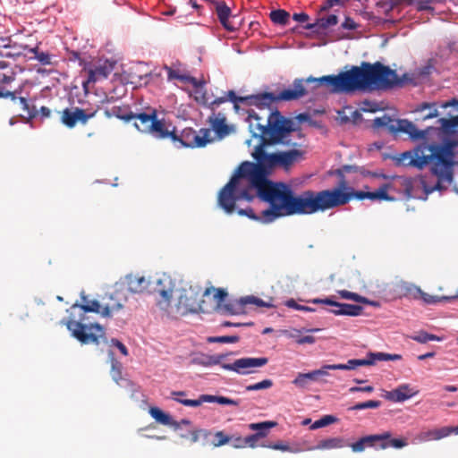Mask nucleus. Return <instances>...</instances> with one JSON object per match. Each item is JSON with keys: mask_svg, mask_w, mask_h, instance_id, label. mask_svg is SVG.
<instances>
[{"mask_svg": "<svg viewBox=\"0 0 458 458\" xmlns=\"http://www.w3.org/2000/svg\"><path fill=\"white\" fill-rule=\"evenodd\" d=\"M267 177L261 174L236 171L219 191V206L231 214L234 211L237 201H251L258 197L269 204V208L262 211L263 223H271L282 216L323 212V208L333 200L329 193L320 191L308 190L295 195L290 185L272 182Z\"/></svg>", "mask_w": 458, "mask_h": 458, "instance_id": "1", "label": "nucleus"}, {"mask_svg": "<svg viewBox=\"0 0 458 458\" xmlns=\"http://www.w3.org/2000/svg\"><path fill=\"white\" fill-rule=\"evenodd\" d=\"M411 80L407 73L400 79L394 70L380 62H362L360 66L353 65L350 70L337 75H325L320 78L310 76L304 80V83H313V88L323 86L335 94H352L356 91L386 90L402 86L404 81Z\"/></svg>", "mask_w": 458, "mask_h": 458, "instance_id": "2", "label": "nucleus"}, {"mask_svg": "<svg viewBox=\"0 0 458 458\" xmlns=\"http://www.w3.org/2000/svg\"><path fill=\"white\" fill-rule=\"evenodd\" d=\"M411 151H406L401 154L399 162L406 166H413L422 169L426 165H430L432 174L437 177V183L431 189L425 191L428 193L440 189L442 182H450L453 179V167L454 165V155L458 147V140L454 139L445 140L441 144L436 142L429 143L428 136Z\"/></svg>", "mask_w": 458, "mask_h": 458, "instance_id": "3", "label": "nucleus"}, {"mask_svg": "<svg viewBox=\"0 0 458 458\" xmlns=\"http://www.w3.org/2000/svg\"><path fill=\"white\" fill-rule=\"evenodd\" d=\"M248 120L250 126L256 121V126L259 131V144L263 145V149L269 145H289L297 140L303 138L301 131L295 123L281 114L278 110L270 111L266 123L254 110H248Z\"/></svg>", "mask_w": 458, "mask_h": 458, "instance_id": "4", "label": "nucleus"}, {"mask_svg": "<svg viewBox=\"0 0 458 458\" xmlns=\"http://www.w3.org/2000/svg\"><path fill=\"white\" fill-rule=\"evenodd\" d=\"M292 148L285 151H277L268 154L263 149V145L255 147L252 157L256 163L245 161L242 162L236 171L239 173L261 174L268 176L275 168H282L289 171L295 164L305 158L306 151L302 148V144L299 141H293V144L284 145Z\"/></svg>", "mask_w": 458, "mask_h": 458, "instance_id": "5", "label": "nucleus"}, {"mask_svg": "<svg viewBox=\"0 0 458 458\" xmlns=\"http://www.w3.org/2000/svg\"><path fill=\"white\" fill-rule=\"evenodd\" d=\"M392 188L390 183H383L377 191H354L352 188L347 186V182L343 179L339 182V185L333 189H327L320 191L323 193H329L332 196L333 200L329 202V205L323 208V212L333 209L335 208L344 206L350 202V200L353 198L358 199H369L371 200H388L392 201L394 198L390 197L387 193L388 190Z\"/></svg>", "mask_w": 458, "mask_h": 458, "instance_id": "6", "label": "nucleus"}, {"mask_svg": "<svg viewBox=\"0 0 458 458\" xmlns=\"http://www.w3.org/2000/svg\"><path fill=\"white\" fill-rule=\"evenodd\" d=\"M308 94V90L304 85L303 79H295L293 82L292 89H285L279 94L272 92H264L256 95L245 96L241 100L245 101L244 105L254 106L260 110L269 108L271 106L279 101H293L298 100Z\"/></svg>", "mask_w": 458, "mask_h": 458, "instance_id": "7", "label": "nucleus"}, {"mask_svg": "<svg viewBox=\"0 0 458 458\" xmlns=\"http://www.w3.org/2000/svg\"><path fill=\"white\" fill-rule=\"evenodd\" d=\"M372 127L374 129L384 128L388 132L393 134L399 132L405 133L413 141L425 140L427 135H429L431 132H436L439 130L438 128L435 127H428L425 130H420L412 122L407 119H392L386 114L375 118L373 120Z\"/></svg>", "mask_w": 458, "mask_h": 458, "instance_id": "8", "label": "nucleus"}, {"mask_svg": "<svg viewBox=\"0 0 458 458\" xmlns=\"http://www.w3.org/2000/svg\"><path fill=\"white\" fill-rule=\"evenodd\" d=\"M66 327L72 332V336L84 344L89 343L98 344L99 338L105 335V329L98 323L87 326L81 321L69 320Z\"/></svg>", "mask_w": 458, "mask_h": 458, "instance_id": "9", "label": "nucleus"}, {"mask_svg": "<svg viewBox=\"0 0 458 458\" xmlns=\"http://www.w3.org/2000/svg\"><path fill=\"white\" fill-rule=\"evenodd\" d=\"M172 289L159 291V299L157 300V304L158 308L164 310L169 317L177 318L184 316L194 310L186 303L187 297L185 295H181L178 303L175 305H172Z\"/></svg>", "mask_w": 458, "mask_h": 458, "instance_id": "10", "label": "nucleus"}, {"mask_svg": "<svg viewBox=\"0 0 458 458\" xmlns=\"http://www.w3.org/2000/svg\"><path fill=\"white\" fill-rule=\"evenodd\" d=\"M210 129L202 128L197 132L192 128H185L177 134L176 141L185 148H203L212 142Z\"/></svg>", "mask_w": 458, "mask_h": 458, "instance_id": "11", "label": "nucleus"}, {"mask_svg": "<svg viewBox=\"0 0 458 458\" xmlns=\"http://www.w3.org/2000/svg\"><path fill=\"white\" fill-rule=\"evenodd\" d=\"M98 110L89 112L78 106L66 107L58 112L61 123L69 129L74 128L77 123L87 124L89 119L95 117Z\"/></svg>", "mask_w": 458, "mask_h": 458, "instance_id": "12", "label": "nucleus"}, {"mask_svg": "<svg viewBox=\"0 0 458 458\" xmlns=\"http://www.w3.org/2000/svg\"><path fill=\"white\" fill-rule=\"evenodd\" d=\"M268 362L266 357L259 358H241L235 360L233 363H225L221 367L229 371L236 372L240 375H248L255 372V368L265 366Z\"/></svg>", "mask_w": 458, "mask_h": 458, "instance_id": "13", "label": "nucleus"}, {"mask_svg": "<svg viewBox=\"0 0 458 458\" xmlns=\"http://www.w3.org/2000/svg\"><path fill=\"white\" fill-rule=\"evenodd\" d=\"M114 64L113 62L106 59H99L95 63L85 64L83 70L88 73V79L83 82V87L87 88L89 83L106 79L114 70Z\"/></svg>", "mask_w": 458, "mask_h": 458, "instance_id": "14", "label": "nucleus"}, {"mask_svg": "<svg viewBox=\"0 0 458 458\" xmlns=\"http://www.w3.org/2000/svg\"><path fill=\"white\" fill-rule=\"evenodd\" d=\"M15 80V72L4 62H0V98H10L13 101L17 99L18 91L11 89V85Z\"/></svg>", "mask_w": 458, "mask_h": 458, "instance_id": "15", "label": "nucleus"}, {"mask_svg": "<svg viewBox=\"0 0 458 458\" xmlns=\"http://www.w3.org/2000/svg\"><path fill=\"white\" fill-rule=\"evenodd\" d=\"M314 304H327L335 307V310H330V312L336 316H359L361 314L363 308L360 305L341 303L334 301L332 298L327 297L325 299L316 298L310 301Z\"/></svg>", "mask_w": 458, "mask_h": 458, "instance_id": "16", "label": "nucleus"}, {"mask_svg": "<svg viewBox=\"0 0 458 458\" xmlns=\"http://www.w3.org/2000/svg\"><path fill=\"white\" fill-rule=\"evenodd\" d=\"M176 402L189 407H198L203 403H217L222 405H235L239 404L237 400L230 399L225 396H216L211 394H201L196 400H180L176 399Z\"/></svg>", "mask_w": 458, "mask_h": 458, "instance_id": "17", "label": "nucleus"}, {"mask_svg": "<svg viewBox=\"0 0 458 458\" xmlns=\"http://www.w3.org/2000/svg\"><path fill=\"white\" fill-rule=\"evenodd\" d=\"M275 421H263L259 423L249 424L250 430H255L257 433L250 435L245 437L246 446L255 448L259 438L267 437L268 430L276 426Z\"/></svg>", "mask_w": 458, "mask_h": 458, "instance_id": "18", "label": "nucleus"}, {"mask_svg": "<svg viewBox=\"0 0 458 458\" xmlns=\"http://www.w3.org/2000/svg\"><path fill=\"white\" fill-rule=\"evenodd\" d=\"M375 437V448L387 449L393 447L395 449H401L408 445V442L404 438H392V433L390 431H385L382 434L370 435Z\"/></svg>", "mask_w": 458, "mask_h": 458, "instance_id": "19", "label": "nucleus"}, {"mask_svg": "<svg viewBox=\"0 0 458 458\" xmlns=\"http://www.w3.org/2000/svg\"><path fill=\"white\" fill-rule=\"evenodd\" d=\"M442 108L452 107L454 112L458 113V100L452 99L441 104ZM448 118L443 117L438 119L437 123L440 124V129L445 132H450L458 127V114H448Z\"/></svg>", "mask_w": 458, "mask_h": 458, "instance_id": "20", "label": "nucleus"}, {"mask_svg": "<svg viewBox=\"0 0 458 458\" xmlns=\"http://www.w3.org/2000/svg\"><path fill=\"white\" fill-rule=\"evenodd\" d=\"M148 134H151L157 139H167L170 138L174 142H176L177 132L174 128L172 131L165 127V122L162 119H157V115L154 119V122L150 127Z\"/></svg>", "mask_w": 458, "mask_h": 458, "instance_id": "21", "label": "nucleus"}, {"mask_svg": "<svg viewBox=\"0 0 458 458\" xmlns=\"http://www.w3.org/2000/svg\"><path fill=\"white\" fill-rule=\"evenodd\" d=\"M128 290L133 293H142L146 292L150 284L148 278L140 275H128L125 278Z\"/></svg>", "mask_w": 458, "mask_h": 458, "instance_id": "22", "label": "nucleus"}, {"mask_svg": "<svg viewBox=\"0 0 458 458\" xmlns=\"http://www.w3.org/2000/svg\"><path fill=\"white\" fill-rule=\"evenodd\" d=\"M157 116L156 109H152L150 113L134 114V127L140 132L148 133L150 127Z\"/></svg>", "mask_w": 458, "mask_h": 458, "instance_id": "23", "label": "nucleus"}, {"mask_svg": "<svg viewBox=\"0 0 458 458\" xmlns=\"http://www.w3.org/2000/svg\"><path fill=\"white\" fill-rule=\"evenodd\" d=\"M414 394L409 385L403 384L392 391H386L384 396L388 401L401 403L410 399Z\"/></svg>", "mask_w": 458, "mask_h": 458, "instance_id": "24", "label": "nucleus"}, {"mask_svg": "<svg viewBox=\"0 0 458 458\" xmlns=\"http://www.w3.org/2000/svg\"><path fill=\"white\" fill-rule=\"evenodd\" d=\"M104 114L106 118L116 117L124 122H130L134 118V113L128 106H116L111 108L106 107Z\"/></svg>", "mask_w": 458, "mask_h": 458, "instance_id": "25", "label": "nucleus"}, {"mask_svg": "<svg viewBox=\"0 0 458 458\" xmlns=\"http://www.w3.org/2000/svg\"><path fill=\"white\" fill-rule=\"evenodd\" d=\"M338 23V17L335 14H330L327 17H321L316 20L313 23H307L304 29L312 30L316 33H321L323 30L329 27L335 26Z\"/></svg>", "mask_w": 458, "mask_h": 458, "instance_id": "26", "label": "nucleus"}, {"mask_svg": "<svg viewBox=\"0 0 458 458\" xmlns=\"http://www.w3.org/2000/svg\"><path fill=\"white\" fill-rule=\"evenodd\" d=\"M123 307V304L120 300L119 293L115 292L108 296V301L103 302L101 316L110 318L114 312L119 311Z\"/></svg>", "mask_w": 458, "mask_h": 458, "instance_id": "27", "label": "nucleus"}, {"mask_svg": "<svg viewBox=\"0 0 458 458\" xmlns=\"http://www.w3.org/2000/svg\"><path fill=\"white\" fill-rule=\"evenodd\" d=\"M414 112L421 114V116L420 118H417V121H426L431 118L437 117L440 114L437 110V105L435 102H423L417 106Z\"/></svg>", "mask_w": 458, "mask_h": 458, "instance_id": "28", "label": "nucleus"}, {"mask_svg": "<svg viewBox=\"0 0 458 458\" xmlns=\"http://www.w3.org/2000/svg\"><path fill=\"white\" fill-rule=\"evenodd\" d=\"M216 12L217 17L221 22V24L229 31H233L235 27L229 21V17L231 15L230 8L225 4V2H217L216 3Z\"/></svg>", "mask_w": 458, "mask_h": 458, "instance_id": "29", "label": "nucleus"}, {"mask_svg": "<svg viewBox=\"0 0 458 458\" xmlns=\"http://www.w3.org/2000/svg\"><path fill=\"white\" fill-rule=\"evenodd\" d=\"M149 414L162 425L173 427L174 429L179 428L178 421L174 420L168 413L164 412L157 407H151L149 409Z\"/></svg>", "mask_w": 458, "mask_h": 458, "instance_id": "30", "label": "nucleus"}, {"mask_svg": "<svg viewBox=\"0 0 458 458\" xmlns=\"http://www.w3.org/2000/svg\"><path fill=\"white\" fill-rule=\"evenodd\" d=\"M345 446L344 440L342 437H330L320 440L317 445L308 447L307 450H328V449H338Z\"/></svg>", "mask_w": 458, "mask_h": 458, "instance_id": "31", "label": "nucleus"}, {"mask_svg": "<svg viewBox=\"0 0 458 458\" xmlns=\"http://www.w3.org/2000/svg\"><path fill=\"white\" fill-rule=\"evenodd\" d=\"M209 123L212 129L217 135L223 137L228 133V126L226 124V118L222 114H215L209 117Z\"/></svg>", "mask_w": 458, "mask_h": 458, "instance_id": "32", "label": "nucleus"}, {"mask_svg": "<svg viewBox=\"0 0 458 458\" xmlns=\"http://www.w3.org/2000/svg\"><path fill=\"white\" fill-rule=\"evenodd\" d=\"M193 98L196 100V102L202 105H220L221 103H224L226 100L225 98H219L211 100L205 88H199L197 89H194Z\"/></svg>", "mask_w": 458, "mask_h": 458, "instance_id": "33", "label": "nucleus"}, {"mask_svg": "<svg viewBox=\"0 0 458 458\" xmlns=\"http://www.w3.org/2000/svg\"><path fill=\"white\" fill-rule=\"evenodd\" d=\"M110 375L113 380L119 386H123V382L126 385H131V382L123 378L122 376V364L115 359L112 358L111 360V370Z\"/></svg>", "mask_w": 458, "mask_h": 458, "instance_id": "34", "label": "nucleus"}, {"mask_svg": "<svg viewBox=\"0 0 458 458\" xmlns=\"http://www.w3.org/2000/svg\"><path fill=\"white\" fill-rule=\"evenodd\" d=\"M436 63L435 59H428L423 66L417 68L413 72L412 76L420 80L427 78L436 70Z\"/></svg>", "mask_w": 458, "mask_h": 458, "instance_id": "35", "label": "nucleus"}, {"mask_svg": "<svg viewBox=\"0 0 458 458\" xmlns=\"http://www.w3.org/2000/svg\"><path fill=\"white\" fill-rule=\"evenodd\" d=\"M448 437L446 427L431 429L420 434V439L423 441L440 440Z\"/></svg>", "mask_w": 458, "mask_h": 458, "instance_id": "36", "label": "nucleus"}, {"mask_svg": "<svg viewBox=\"0 0 458 458\" xmlns=\"http://www.w3.org/2000/svg\"><path fill=\"white\" fill-rule=\"evenodd\" d=\"M238 304L240 306L239 309H242L244 306L250 305V304L251 305H256L258 307H266V308H272V307H274V305L271 302L265 301L262 299L258 298V297H256L254 295H248V296H245V297H242L239 300Z\"/></svg>", "mask_w": 458, "mask_h": 458, "instance_id": "37", "label": "nucleus"}, {"mask_svg": "<svg viewBox=\"0 0 458 458\" xmlns=\"http://www.w3.org/2000/svg\"><path fill=\"white\" fill-rule=\"evenodd\" d=\"M269 18L273 23L285 26L289 24L290 13L284 9H276L270 12Z\"/></svg>", "mask_w": 458, "mask_h": 458, "instance_id": "38", "label": "nucleus"}, {"mask_svg": "<svg viewBox=\"0 0 458 458\" xmlns=\"http://www.w3.org/2000/svg\"><path fill=\"white\" fill-rule=\"evenodd\" d=\"M375 439H377V438L375 437H370V435L365 436V437L360 438L355 443H352V445H350V446H351L352 452L360 453L365 450L366 446H370V447L376 446Z\"/></svg>", "mask_w": 458, "mask_h": 458, "instance_id": "39", "label": "nucleus"}, {"mask_svg": "<svg viewBox=\"0 0 458 458\" xmlns=\"http://www.w3.org/2000/svg\"><path fill=\"white\" fill-rule=\"evenodd\" d=\"M226 357V354L206 355L201 358L196 359V362L204 367L213 365H222V360Z\"/></svg>", "mask_w": 458, "mask_h": 458, "instance_id": "40", "label": "nucleus"}, {"mask_svg": "<svg viewBox=\"0 0 458 458\" xmlns=\"http://www.w3.org/2000/svg\"><path fill=\"white\" fill-rule=\"evenodd\" d=\"M76 307L81 309L84 312H94V313H98V314L101 315V311L103 309V303H100L97 300H93L89 303H87V304L75 303L72 305V308H76Z\"/></svg>", "mask_w": 458, "mask_h": 458, "instance_id": "41", "label": "nucleus"}, {"mask_svg": "<svg viewBox=\"0 0 458 458\" xmlns=\"http://www.w3.org/2000/svg\"><path fill=\"white\" fill-rule=\"evenodd\" d=\"M438 4V1L435 0H407V5H417L418 11H428L433 12L434 7L432 4Z\"/></svg>", "mask_w": 458, "mask_h": 458, "instance_id": "42", "label": "nucleus"}, {"mask_svg": "<svg viewBox=\"0 0 458 458\" xmlns=\"http://www.w3.org/2000/svg\"><path fill=\"white\" fill-rule=\"evenodd\" d=\"M403 295L418 300L422 294V290L411 284H403L402 285Z\"/></svg>", "mask_w": 458, "mask_h": 458, "instance_id": "43", "label": "nucleus"}, {"mask_svg": "<svg viewBox=\"0 0 458 458\" xmlns=\"http://www.w3.org/2000/svg\"><path fill=\"white\" fill-rule=\"evenodd\" d=\"M338 294L341 298L345 300H351L360 303H369L366 297H363L356 293L349 292L347 290H340L338 291Z\"/></svg>", "mask_w": 458, "mask_h": 458, "instance_id": "44", "label": "nucleus"}, {"mask_svg": "<svg viewBox=\"0 0 458 458\" xmlns=\"http://www.w3.org/2000/svg\"><path fill=\"white\" fill-rule=\"evenodd\" d=\"M407 5V0H383L378 5L386 7L385 13L387 15L390 11L398 10L402 5Z\"/></svg>", "mask_w": 458, "mask_h": 458, "instance_id": "45", "label": "nucleus"}, {"mask_svg": "<svg viewBox=\"0 0 458 458\" xmlns=\"http://www.w3.org/2000/svg\"><path fill=\"white\" fill-rule=\"evenodd\" d=\"M401 359L402 356L400 354H390L384 352H370L368 358V360H373V364L375 363L376 360H398Z\"/></svg>", "mask_w": 458, "mask_h": 458, "instance_id": "46", "label": "nucleus"}, {"mask_svg": "<svg viewBox=\"0 0 458 458\" xmlns=\"http://www.w3.org/2000/svg\"><path fill=\"white\" fill-rule=\"evenodd\" d=\"M17 98L19 99L20 104L21 105L22 110L27 114V115L30 118H35L38 115V111L34 105H30L23 97H17Z\"/></svg>", "mask_w": 458, "mask_h": 458, "instance_id": "47", "label": "nucleus"}, {"mask_svg": "<svg viewBox=\"0 0 458 458\" xmlns=\"http://www.w3.org/2000/svg\"><path fill=\"white\" fill-rule=\"evenodd\" d=\"M398 181L406 198H411L413 192V180L409 177H398Z\"/></svg>", "mask_w": 458, "mask_h": 458, "instance_id": "48", "label": "nucleus"}, {"mask_svg": "<svg viewBox=\"0 0 458 458\" xmlns=\"http://www.w3.org/2000/svg\"><path fill=\"white\" fill-rule=\"evenodd\" d=\"M411 338L418 343L426 344L429 341H441L442 339L436 335L425 331H420L418 335L411 336Z\"/></svg>", "mask_w": 458, "mask_h": 458, "instance_id": "49", "label": "nucleus"}, {"mask_svg": "<svg viewBox=\"0 0 458 458\" xmlns=\"http://www.w3.org/2000/svg\"><path fill=\"white\" fill-rule=\"evenodd\" d=\"M31 53L35 55V58L42 64V65H49L52 64V56L47 52L38 51V47H36L34 48L30 49Z\"/></svg>", "mask_w": 458, "mask_h": 458, "instance_id": "50", "label": "nucleus"}, {"mask_svg": "<svg viewBox=\"0 0 458 458\" xmlns=\"http://www.w3.org/2000/svg\"><path fill=\"white\" fill-rule=\"evenodd\" d=\"M211 293H214L213 297L217 303L222 302L225 300V298L227 296V293L225 292V290H224L222 288H214V287L207 288L205 290L203 295L208 296Z\"/></svg>", "mask_w": 458, "mask_h": 458, "instance_id": "51", "label": "nucleus"}, {"mask_svg": "<svg viewBox=\"0 0 458 458\" xmlns=\"http://www.w3.org/2000/svg\"><path fill=\"white\" fill-rule=\"evenodd\" d=\"M381 405L380 401L369 400L363 403H356L355 405L350 407L349 411H359L364 409H376Z\"/></svg>", "mask_w": 458, "mask_h": 458, "instance_id": "52", "label": "nucleus"}, {"mask_svg": "<svg viewBox=\"0 0 458 458\" xmlns=\"http://www.w3.org/2000/svg\"><path fill=\"white\" fill-rule=\"evenodd\" d=\"M240 337L238 335H223V336H210L208 338V343H219V344H234L239 342Z\"/></svg>", "mask_w": 458, "mask_h": 458, "instance_id": "53", "label": "nucleus"}, {"mask_svg": "<svg viewBox=\"0 0 458 458\" xmlns=\"http://www.w3.org/2000/svg\"><path fill=\"white\" fill-rule=\"evenodd\" d=\"M215 440L212 442L214 447H219L231 442L233 437L224 433V431H216L215 433Z\"/></svg>", "mask_w": 458, "mask_h": 458, "instance_id": "54", "label": "nucleus"}, {"mask_svg": "<svg viewBox=\"0 0 458 458\" xmlns=\"http://www.w3.org/2000/svg\"><path fill=\"white\" fill-rule=\"evenodd\" d=\"M337 420V418H335L333 415H325L321 419L316 420L311 426L310 429H317L319 428H323L326 426H328L332 423H335Z\"/></svg>", "mask_w": 458, "mask_h": 458, "instance_id": "55", "label": "nucleus"}, {"mask_svg": "<svg viewBox=\"0 0 458 458\" xmlns=\"http://www.w3.org/2000/svg\"><path fill=\"white\" fill-rule=\"evenodd\" d=\"M273 386V381L271 379H264L260 382H258L253 385H249L245 387L246 391H258L262 389H268Z\"/></svg>", "mask_w": 458, "mask_h": 458, "instance_id": "56", "label": "nucleus"}, {"mask_svg": "<svg viewBox=\"0 0 458 458\" xmlns=\"http://www.w3.org/2000/svg\"><path fill=\"white\" fill-rule=\"evenodd\" d=\"M369 365H373V360H368V359H352V360H349L348 362L346 363V366H349L347 368L348 370L354 369L355 368H357L359 366H369Z\"/></svg>", "mask_w": 458, "mask_h": 458, "instance_id": "57", "label": "nucleus"}, {"mask_svg": "<svg viewBox=\"0 0 458 458\" xmlns=\"http://www.w3.org/2000/svg\"><path fill=\"white\" fill-rule=\"evenodd\" d=\"M210 436H211V431H209L208 429H196V430H192L191 432L190 440L191 443H197L199 440L200 437L207 439Z\"/></svg>", "mask_w": 458, "mask_h": 458, "instance_id": "58", "label": "nucleus"}, {"mask_svg": "<svg viewBox=\"0 0 458 458\" xmlns=\"http://www.w3.org/2000/svg\"><path fill=\"white\" fill-rule=\"evenodd\" d=\"M327 375V371H326L325 366H323L319 369H315L305 373L306 377L310 382H315L319 379L320 377Z\"/></svg>", "mask_w": 458, "mask_h": 458, "instance_id": "59", "label": "nucleus"}, {"mask_svg": "<svg viewBox=\"0 0 458 458\" xmlns=\"http://www.w3.org/2000/svg\"><path fill=\"white\" fill-rule=\"evenodd\" d=\"M165 70L167 72V77L169 80H179L181 81H184L186 75L181 74L179 70H175L173 67H169L167 65L165 66Z\"/></svg>", "mask_w": 458, "mask_h": 458, "instance_id": "60", "label": "nucleus"}, {"mask_svg": "<svg viewBox=\"0 0 458 458\" xmlns=\"http://www.w3.org/2000/svg\"><path fill=\"white\" fill-rule=\"evenodd\" d=\"M310 382L305 376V373H299L297 377L293 379V384L299 388H307Z\"/></svg>", "mask_w": 458, "mask_h": 458, "instance_id": "61", "label": "nucleus"}, {"mask_svg": "<svg viewBox=\"0 0 458 458\" xmlns=\"http://www.w3.org/2000/svg\"><path fill=\"white\" fill-rule=\"evenodd\" d=\"M285 306H287L288 308L297 310H303V311H308V312H312L315 310L313 308H310L309 306H303V305L298 304L293 299L287 300L285 301Z\"/></svg>", "mask_w": 458, "mask_h": 458, "instance_id": "62", "label": "nucleus"}, {"mask_svg": "<svg viewBox=\"0 0 458 458\" xmlns=\"http://www.w3.org/2000/svg\"><path fill=\"white\" fill-rule=\"evenodd\" d=\"M420 299H422L423 301L427 304H433V303H437L442 300H449L450 298L449 297H437V296H432V295H429L424 292H422V294L420 296Z\"/></svg>", "mask_w": 458, "mask_h": 458, "instance_id": "63", "label": "nucleus"}, {"mask_svg": "<svg viewBox=\"0 0 458 458\" xmlns=\"http://www.w3.org/2000/svg\"><path fill=\"white\" fill-rule=\"evenodd\" d=\"M183 82L191 83L194 89H197L199 88H204L205 81H198L195 77L186 75L185 80Z\"/></svg>", "mask_w": 458, "mask_h": 458, "instance_id": "64", "label": "nucleus"}]
</instances>
